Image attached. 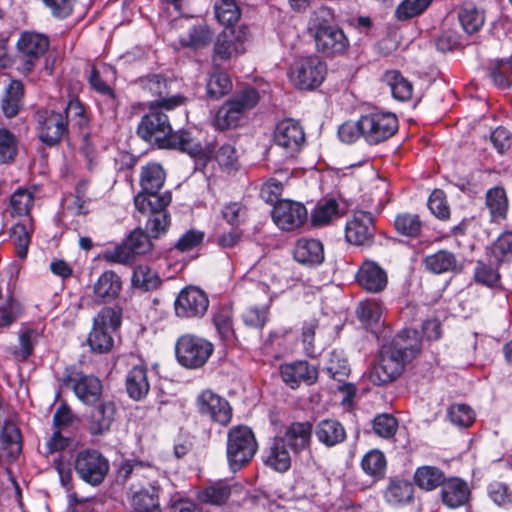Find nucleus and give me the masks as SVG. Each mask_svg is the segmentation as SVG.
<instances>
[{
	"label": "nucleus",
	"mask_w": 512,
	"mask_h": 512,
	"mask_svg": "<svg viewBox=\"0 0 512 512\" xmlns=\"http://www.w3.org/2000/svg\"><path fill=\"white\" fill-rule=\"evenodd\" d=\"M164 107L148 105V112L141 117L137 126V135L146 142L162 149H178L192 157L205 155L202 145L193 139L189 132H173Z\"/></svg>",
	"instance_id": "f257e3e1"
},
{
	"label": "nucleus",
	"mask_w": 512,
	"mask_h": 512,
	"mask_svg": "<svg viewBox=\"0 0 512 512\" xmlns=\"http://www.w3.org/2000/svg\"><path fill=\"white\" fill-rule=\"evenodd\" d=\"M421 351L418 332L404 329L390 343L382 346L379 361L369 372V380L374 385H384L398 378L407 362Z\"/></svg>",
	"instance_id": "f03ea898"
},
{
	"label": "nucleus",
	"mask_w": 512,
	"mask_h": 512,
	"mask_svg": "<svg viewBox=\"0 0 512 512\" xmlns=\"http://www.w3.org/2000/svg\"><path fill=\"white\" fill-rule=\"evenodd\" d=\"M307 32L316 50L327 57L342 55L350 46L348 37L335 23L334 10L324 5L311 12Z\"/></svg>",
	"instance_id": "7ed1b4c3"
},
{
	"label": "nucleus",
	"mask_w": 512,
	"mask_h": 512,
	"mask_svg": "<svg viewBox=\"0 0 512 512\" xmlns=\"http://www.w3.org/2000/svg\"><path fill=\"white\" fill-rule=\"evenodd\" d=\"M56 379L61 388L72 390L85 405H93L101 400L103 386L100 379L92 374H85L75 365L66 366Z\"/></svg>",
	"instance_id": "20e7f679"
},
{
	"label": "nucleus",
	"mask_w": 512,
	"mask_h": 512,
	"mask_svg": "<svg viewBox=\"0 0 512 512\" xmlns=\"http://www.w3.org/2000/svg\"><path fill=\"white\" fill-rule=\"evenodd\" d=\"M260 100V94L254 87H246L235 93L217 111L214 124L219 130L235 128L240 125L247 111L253 109Z\"/></svg>",
	"instance_id": "39448f33"
},
{
	"label": "nucleus",
	"mask_w": 512,
	"mask_h": 512,
	"mask_svg": "<svg viewBox=\"0 0 512 512\" xmlns=\"http://www.w3.org/2000/svg\"><path fill=\"white\" fill-rule=\"evenodd\" d=\"M171 201L172 195L169 191L163 192L162 196H135L136 209L140 213L148 215L146 230L152 238H158L167 232L171 219L166 208Z\"/></svg>",
	"instance_id": "423d86ee"
},
{
	"label": "nucleus",
	"mask_w": 512,
	"mask_h": 512,
	"mask_svg": "<svg viewBox=\"0 0 512 512\" xmlns=\"http://www.w3.org/2000/svg\"><path fill=\"white\" fill-rule=\"evenodd\" d=\"M226 446L227 461L234 472L248 464L258 449L253 431L245 425L234 426L228 431Z\"/></svg>",
	"instance_id": "0eeeda50"
},
{
	"label": "nucleus",
	"mask_w": 512,
	"mask_h": 512,
	"mask_svg": "<svg viewBox=\"0 0 512 512\" xmlns=\"http://www.w3.org/2000/svg\"><path fill=\"white\" fill-rule=\"evenodd\" d=\"M327 74V65L318 56L296 59L288 70V78L298 90L310 91L319 87Z\"/></svg>",
	"instance_id": "6e6552de"
},
{
	"label": "nucleus",
	"mask_w": 512,
	"mask_h": 512,
	"mask_svg": "<svg viewBox=\"0 0 512 512\" xmlns=\"http://www.w3.org/2000/svg\"><path fill=\"white\" fill-rule=\"evenodd\" d=\"M213 351L214 345L210 341L194 334L180 336L175 345L178 363L189 369L204 366Z\"/></svg>",
	"instance_id": "1a4fd4ad"
},
{
	"label": "nucleus",
	"mask_w": 512,
	"mask_h": 512,
	"mask_svg": "<svg viewBox=\"0 0 512 512\" xmlns=\"http://www.w3.org/2000/svg\"><path fill=\"white\" fill-rule=\"evenodd\" d=\"M73 466L78 477L91 486L102 484L110 469L108 459L96 449L79 451Z\"/></svg>",
	"instance_id": "9d476101"
},
{
	"label": "nucleus",
	"mask_w": 512,
	"mask_h": 512,
	"mask_svg": "<svg viewBox=\"0 0 512 512\" xmlns=\"http://www.w3.org/2000/svg\"><path fill=\"white\" fill-rule=\"evenodd\" d=\"M363 139L370 145L382 143L398 131V119L391 112L373 111L360 117Z\"/></svg>",
	"instance_id": "9b49d317"
},
{
	"label": "nucleus",
	"mask_w": 512,
	"mask_h": 512,
	"mask_svg": "<svg viewBox=\"0 0 512 512\" xmlns=\"http://www.w3.org/2000/svg\"><path fill=\"white\" fill-rule=\"evenodd\" d=\"M49 49V39L44 34L24 32L17 41V69L29 74Z\"/></svg>",
	"instance_id": "f8f14e48"
},
{
	"label": "nucleus",
	"mask_w": 512,
	"mask_h": 512,
	"mask_svg": "<svg viewBox=\"0 0 512 512\" xmlns=\"http://www.w3.org/2000/svg\"><path fill=\"white\" fill-rule=\"evenodd\" d=\"M139 83L144 92L155 99L148 105H158L164 107L165 111H170L186 103L187 98L182 95L170 96L171 82L160 74H150L139 79Z\"/></svg>",
	"instance_id": "ddd939ff"
},
{
	"label": "nucleus",
	"mask_w": 512,
	"mask_h": 512,
	"mask_svg": "<svg viewBox=\"0 0 512 512\" xmlns=\"http://www.w3.org/2000/svg\"><path fill=\"white\" fill-rule=\"evenodd\" d=\"M208 307V296L203 290L195 286L182 289L174 303L176 316L185 319L203 317Z\"/></svg>",
	"instance_id": "4468645a"
},
{
	"label": "nucleus",
	"mask_w": 512,
	"mask_h": 512,
	"mask_svg": "<svg viewBox=\"0 0 512 512\" xmlns=\"http://www.w3.org/2000/svg\"><path fill=\"white\" fill-rule=\"evenodd\" d=\"M376 227L370 212L354 210L347 221L345 237L348 242L358 246H371L374 242Z\"/></svg>",
	"instance_id": "2eb2a0df"
},
{
	"label": "nucleus",
	"mask_w": 512,
	"mask_h": 512,
	"mask_svg": "<svg viewBox=\"0 0 512 512\" xmlns=\"http://www.w3.org/2000/svg\"><path fill=\"white\" fill-rule=\"evenodd\" d=\"M39 139L48 146L57 145L68 134L67 120L62 113L40 111L37 113Z\"/></svg>",
	"instance_id": "dca6fc26"
},
{
	"label": "nucleus",
	"mask_w": 512,
	"mask_h": 512,
	"mask_svg": "<svg viewBox=\"0 0 512 512\" xmlns=\"http://www.w3.org/2000/svg\"><path fill=\"white\" fill-rule=\"evenodd\" d=\"M307 216V209L302 203L287 199L275 204L272 212L273 221L284 231H293L301 227Z\"/></svg>",
	"instance_id": "f3484780"
},
{
	"label": "nucleus",
	"mask_w": 512,
	"mask_h": 512,
	"mask_svg": "<svg viewBox=\"0 0 512 512\" xmlns=\"http://www.w3.org/2000/svg\"><path fill=\"white\" fill-rule=\"evenodd\" d=\"M273 140L275 145L286 151L287 155L293 156L304 146L305 133L299 122L285 119L276 125Z\"/></svg>",
	"instance_id": "a211bd4d"
},
{
	"label": "nucleus",
	"mask_w": 512,
	"mask_h": 512,
	"mask_svg": "<svg viewBox=\"0 0 512 512\" xmlns=\"http://www.w3.org/2000/svg\"><path fill=\"white\" fill-rule=\"evenodd\" d=\"M196 405L200 414L208 416L220 425L226 426L231 421L232 408L229 402L210 390L198 395Z\"/></svg>",
	"instance_id": "6ab92c4d"
},
{
	"label": "nucleus",
	"mask_w": 512,
	"mask_h": 512,
	"mask_svg": "<svg viewBox=\"0 0 512 512\" xmlns=\"http://www.w3.org/2000/svg\"><path fill=\"white\" fill-rule=\"evenodd\" d=\"M93 405L86 420V428L91 436H103L112 428L117 406L113 400L109 399L100 400Z\"/></svg>",
	"instance_id": "aec40b11"
},
{
	"label": "nucleus",
	"mask_w": 512,
	"mask_h": 512,
	"mask_svg": "<svg viewBox=\"0 0 512 512\" xmlns=\"http://www.w3.org/2000/svg\"><path fill=\"white\" fill-rule=\"evenodd\" d=\"M42 337V331L34 325L22 324L17 332V343L9 348L14 361L26 362L34 355L36 346Z\"/></svg>",
	"instance_id": "412c9836"
},
{
	"label": "nucleus",
	"mask_w": 512,
	"mask_h": 512,
	"mask_svg": "<svg viewBox=\"0 0 512 512\" xmlns=\"http://www.w3.org/2000/svg\"><path fill=\"white\" fill-rule=\"evenodd\" d=\"M263 297L266 300L262 306H250L245 309L242 313V320L245 325L262 329L268 321V313H269V305L271 303V297L269 295V286L257 282L253 284L252 290V298L257 300L260 297Z\"/></svg>",
	"instance_id": "4be33fe9"
},
{
	"label": "nucleus",
	"mask_w": 512,
	"mask_h": 512,
	"mask_svg": "<svg viewBox=\"0 0 512 512\" xmlns=\"http://www.w3.org/2000/svg\"><path fill=\"white\" fill-rule=\"evenodd\" d=\"M282 380L292 389L298 388L304 382L312 385L317 381L318 371L307 361H294L280 366Z\"/></svg>",
	"instance_id": "5701e85b"
},
{
	"label": "nucleus",
	"mask_w": 512,
	"mask_h": 512,
	"mask_svg": "<svg viewBox=\"0 0 512 512\" xmlns=\"http://www.w3.org/2000/svg\"><path fill=\"white\" fill-rule=\"evenodd\" d=\"M122 286L121 277L113 270H106L93 284L92 299L97 304L112 302L119 297Z\"/></svg>",
	"instance_id": "b1692460"
},
{
	"label": "nucleus",
	"mask_w": 512,
	"mask_h": 512,
	"mask_svg": "<svg viewBox=\"0 0 512 512\" xmlns=\"http://www.w3.org/2000/svg\"><path fill=\"white\" fill-rule=\"evenodd\" d=\"M312 432L313 425L310 421L292 422L285 428L283 435L279 437L285 441L291 452L297 456L301 452L310 449Z\"/></svg>",
	"instance_id": "393cba45"
},
{
	"label": "nucleus",
	"mask_w": 512,
	"mask_h": 512,
	"mask_svg": "<svg viewBox=\"0 0 512 512\" xmlns=\"http://www.w3.org/2000/svg\"><path fill=\"white\" fill-rule=\"evenodd\" d=\"M285 441L275 436L264 450L263 463L279 473H285L291 468L292 456Z\"/></svg>",
	"instance_id": "a878e982"
},
{
	"label": "nucleus",
	"mask_w": 512,
	"mask_h": 512,
	"mask_svg": "<svg viewBox=\"0 0 512 512\" xmlns=\"http://www.w3.org/2000/svg\"><path fill=\"white\" fill-rule=\"evenodd\" d=\"M356 279L358 284L366 291L379 293L383 291L388 282L386 272L375 262L365 261L359 268Z\"/></svg>",
	"instance_id": "bb28decb"
},
{
	"label": "nucleus",
	"mask_w": 512,
	"mask_h": 512,
	"mask_svg": "<svg viewBox=\"0 0 512 512\" xmlns=\"http://www.w3.org/2000/svg\"><path fill=\"white\" fill-rule=\"evenodd\" d=\"M242 489L238 483H230L225 480H218L209 483L198 492V500L204 504L222 506L227 503L233 492Z\"/></svg>",
	"instance_id": "cd10ccee"
},
{
	"label": "nucleus",
	"mask_w": 512,
	"mask_h": 512,
	"mask_svg": "<svg viewBox=\"0 0 512 512\" xmlns=\"http://www.w3.org/2000/svg\"><path fill=\"white\" fill-rule=\"evenodd\" d=\"M294 259L307 266H317L324 261V246L321 241L313 238H300L293 250Z\"/></svg>",
	"instance_id": "c85d7f7f"
},
{
	"label": "nucleus",
	"mask_w": 512,
	"mask_h": 512,
	"mask_svg": "<svg viewBox=\"0 0 512 512\" xmlns=\"http://www.w3.org/2000/svg\"><path fill=\"white\" fill-rule=\"evenodd\" d=\"M423 264L427 271L436 275L460 273L463 269V266L458 262L455 254L444 249L425 256Z\"/></svg>",
	"instance_id": "c756f323"
},
{
	"label": "nucleus",
	"mask_w": 512,
	"mask_h": 512,
	"mask_svg": "<svg viewBox=\"0 0 512 512\" xmlns=\"http://www.w3.org/2000/svg\"><path fill=\"white\" fill-rule=\"evenodd\" d=\"M165 178L166 175L164 169L158 163H149L142 167L140 175L142 192L136 196H162L163 193H160L159 191L164 185Z\"/></svg>",
	"instance_id": "7c9ffc66"
},
{
	"label": "nucleus",
	"mask_w": 512,
	"mask_h": 512,
	"mask_svg": "<svg viewBox=\"0 0 512 512\" xmlns=\"http://www.w3.org/2000/svg\"><path fill=\"white\" fill-rule=\"evenodd\" d=\"M244 54L242 50L222 31L213 44L212 63L215 67H224L238 56Z\"/></svg>",
	"instance_id": "2f4dec72"
},
{
	"label": "nucleus",
	"mask_w": 512,
	"mask_h": 512,
	"mask_svg": "<svg viewBox=\"0 0 512 512\" xmlns=\"http://www.w3.org/2000/svg\"><path fill=\"white\" fill-rule=\"evenodd\" d=\"M470 490L466 482L460 478L445 481L441 489L443 503L449 508H458L468 502Z\"/></svg>",
	"instance_id": "473e14b6"
},
{
	"label": "nucleus",
	"mask_w": 512,
	"mask_h": 512,
	"mask_svg": "<svg viewBox=\"0 0 512 512\" xmlns=\"http://www.w3.org/2000/svg\"><path fill=\"white\" fill-rule=\"evenodd\" d=\"M413 496V484L401 478H391L384 491V499L391 506L408 504L413 500Z\"/></svg>",
	"instance_id": "72a5a7b5"
},
{
	"label": "nucleus",
	"mask_w": 512,
	"mask_h": 512,
	"mask_svg": "<svg viewBox=\"0 0 512 512\" xmlns=\"http://www.w3.org/2000/svg\"><path fill=\"white\" fill-rule=\"evenodd\" d=\"M126 391L136 401L144 399L149 390L148 370L143 365L134 366L126 376Z\"/></svg>",
	"instance_id": "f704fd0d"
},
{
	"label": "nucleus",
	"mask_w": 512,
	"mask_h": 512,
	"mask_svg": "<svg viewBox=\"0 0 512 512\" xmlns=\"http://www.w3.org/2000/svg\"><path fill=\"white\" fill-rule=\"evenodd\" d=\"M315 435L326 447H333L346 439L345 428L335 419L321 420L315 428Z\"/></svg>",
	"instance_id": "c9c22d12"
},
{
	"label": "nucleus",
	"mask_w": 512,
	"mask_h": 512,
	"mask_svg": "<svg viewBox=\"0 0 512 512\" xmlns=\"http://www.w3.org/2000/svg\"><path fill=\"white\" fill-rule=\"evenodd\" d=\"M24 85L20 80H12L2 98V111L7 118L15 117L23 106Z\"/></svg>",
	"instance_id": "e433bc0d"
},
{
	"label": "nucleus",
	"mask_w": 512,
	"mask_h": 512,
	"mask_svg": "<svg viewBox=\"0 0 512 512\" xmlns=\"http://www.w3.org/2000/svg\"><path fill=\"white\" fill-rule=\"evenodd\" d=\"M87 80L91 88L104 97L108 111L115 115L118 108V100L113 88L102 78L101 72L93 66Z\"/></svg>",
	"instance_id": "4c0bfd02"
},
{
	"label": "nucleus",
	"mask_w": 512,
	"mask_h": 512,
	"mask_svg": "<svg viewBox=\"0 0 512 512\" xmlns=\"http://www.w3.org/2000/svg\"><path fill=\"white\" fill-rule=\"evenodd\" d=\"M0 448L15 459L22 450L21 432L13 421H5L0 431Z\"/></svg>",
	"instance_id": "58836bf2"
},
{
	"label": "nucleus",
	"mask_w": 512,
	"mask_h": 512,
	"mask_svg": "<svg viewBox=\"0 0 512 512\" xmlns=\"http://www.w3.org/2000/svg\"><path fill=\"white\" fill-rule=\"evenodd\" d=\"M132 512H162L159 504V488L150 486L136 492L131 501Z\"/></svg>",
	"instance_id": "ea45409f"
},
{
	"label": "nucleus",
	"mask_w": 512,
	"mask_h": 512,
	"mask_svg": "<svg viewBox=\"0 0 512 512\" xmlns=\"http://www.w3.org/2000/svg\"><path fill=\"white\" fill-rule=\"evenodd\" d=\"M499 266L490 257L486 260H478L474 269L475 282L489 288L498 287L501 279Z\"/></svg>",
	"instance_id": "a19ab883"
},
{
	"label": "nucleus",
	"mask_w": 512,
	"mask_h": 512,
	"mask_svg": "<svg viewBox=\"0 0 512 512\" xmlns=\"http://www.w3.org/2000/svg\"><path fill=\"white\" fill-rule=\"evenodd\" d=\"M486 257L493 258L496 265L512 261V232L506 231L486 248Z\"/></svg>",
	"instance_id": "79ce46f5"
},
{
	"label": "nucleus",
	"mask_w": 512,
	"mask_h": 512,
	"mask_svg": "<svg viewBox=\"0 0 512 512\" xmlns=\"http://www.w3.org/2000/svg\"><path fill=\"white\" fill-rule=\"evenodd\" d=\"M458 19L463 30L468 34L478 32L485 22L484 12L472 3H465L461 6Z\"/></svg>",
	"instance_id": "37998d69"
},
{
	"label": "nucleus",
	"mask_w": 512,
	"mask_h": 512,
	"mask_svg": "<svg viewBox=\"0 0 512 512\" xmlns=\"http://www.w3.org/2000/svg\"><path fill=\"white\" fill-rule=\"evenodd\" d=\"M415 483L424 490L431 491L443 486L446 481L442 470L435 466H422L414 474Z\"/></svg>",
	"instance_id": "c03bdc74"
},
{
	"label": "nucleus",
	"mask_w": 512,
	"mask_h": 512,
	"mask_svg": "<svg viewBox=\"0 0 512 512\" xmlns=\"http://www.w3.org/2000/svg\"><path fill=\"white\" fill-rule=\"evenodd\" d=\"M212 39V32L206 25H197L189 28L179 37L182 47L191 49H202L206 47Z\"/></svg>",
	"instance_id": "a18cd8bd"
},
{
	"label": "nucleus",
	"mask_w": 512,
	"mask_h": 512,
	"mask_svg": "<svg viewBox=\"0 0 512 512\" xmlns=\"http://www.w3.org/2000/svg\"><path fill=\"white\" fill-rule=\"evenodd\" d=\"M384 82L390 87L392 96L399 101L411 99L413 86L398 71H388L384 75Z\"/></svg>",
	"instance_id": "49530a36"
},
{
	"label": "nucleus",
	"mask_w": 512,
	"mask_h": 512,
	"mask_svg": "<svg viewBox=\"0 0 512 512\" xmlns=\"http://www.w3.org/2000/svg\"><path fill=\"white\" fill-rule=\"evenodd\" d=\"M213 323L221 337L227 343H234L236 334L233 328V311L230 306L221 307L213 316Z\"/></svg>",
	"instance_id": "de8ad7c7"
},
{
	"label": "nucleus",
	"mask_w": 512,
	"mask_h": 512,
	"mask_svg": "<svg viewBox=\"0 0 512 512\" xmlns=\"http://www.w3.org/2000/svg\"><path fill=\"white\" fill-rule=\"evenodd\" d=\"M486 205L494 221L505 219L508 211V199L502 187L489 189L486 194Z\"/></svg>",
	"instance_id": "09e8293b"
},
{
	"label": "nucleus",
	"mask_w": 512,
	"mask_h": 512,
	"mask_svg": "<svg viewBox=\"0 0 512 512\" xmlns=\"http://www.w3.org/2000/svg\"><path fill=\"white\" fill-rule=\"evenodd\" d=\"M131 283L134 288L150 291L160 286L161 279L158 274L147 265H138L133 270Z\"/></svg>",
	"instance_id": "8fccbe9b"
},
{
	"label": "nucleus",
	"mask_w": 512,
	"mask_h": 512,
	"mask_svg": "<svg viewBox=\"0 0 512 512\" xmlns=\"http://www.w3.org/2000/svg\"><path fill=\"white\" fill-rule=\"evenodd\" d=\"M17 223L11 228L10 238L16 248V254L19 258L24 259L27 256L28 248L31 242L32 223Z\"/></svg>",
	"instance_id": "3c124183"
},
{
	"label": "nucleus",
	"mask_w": 512,
	"mask_h": 512,
	"mask_svg": "<svg viewBox=\"0 0 512 512\" xmlns=\"http://www.w3.org/2000/svg\"><path fill=\"white\" fill-rule=\"evenodd\" d=\"M123 310L120 306H105L93 319V324L111 332L116 331L122 323Z\"/></svg>",
	"instance_id": "603ef678"
},
{
	"label": "nucleus",
	"mask_w": 512,
	"mask_h": 512,
	"mask_svg": "<svg viewBox=\"0 0 512 512\" xmlns=\"http://www.w3.org/2000/svg\"><path fill=\"white\" fill-rule=\"evenodd\" d=\"M214 10L217 20L226 28L233 26L241 16L235 0H216Z\"/></svg>",
	"instance_id": "864d4df0"
},
{
	"label": "nucleus",
	"mask_w": 512,
	"mask_h": 512,
	"mask_svg": "<svg viewBox=\"0 0 512 512\" xmlns=\"http://www.w3.org/2000/svg\"><path fill=\"white\" fill-rule=\"evenodd\" d=\"M64 118L67 120V127L82 131L88 124V117L84 105L77 98H72L64 110Z\"/></svg>",
	"instance_id": "5fc2aeb1"
},
{
	"label": "nucleus",
	"mask_w": 512,
	"mask_h": 512,
	"mask_svg": "<svg viewBox=\"0 0 512 512\" xmlns=\"http://www.w3.org/2000/svg\"><path fill=\"white\" fill-rule=\"evenodd\" d=\"M111 333V331L93 324L92 330L87 338L90 349L97 353L109 352L114 345Z\"/></svg>",
	"instance_id": "6e6d98bb"
},
{
	"label": "nucleus",
	"mask_w": 512,
	"mask_h": 512,
	"mask_svg": "<svg viewBox=\"0 0 512 512\" xmlns=\"http://www.w3.org/2000/svg\"><path fill=\"white\" fill-rule=\"evenodd\" d=\"M361 466L366 474L380 479L385 474V455L379 450H371L363 456Z\"/></svg>",
	"instance_id": "4d7b16f0"
},
{
	"label": "nucleus",
	"mask_w": 512,
	"mask_h": 512,
	"mask_svg": "<svg viewBox=\"0 0 512 512\" xmlns=\"http://www.w3.org/2000/svg\"><path fill=\"white\" fill-rule=\"evenodd\" d=\"M422 225L423 223L417 214L401 213L394 220L396 231L407 237H417L421 232Z\"/></svg>",
	"instance_id": "13d9d810"
},
{
	"label": "nucleus",
	"mask_w": 512,
	"mask_h": 512,
	"mask_svg": "<svg viewBox=\"0 0 512 512\" xmlns=\"http://www.w3.org/2000/svg\"><path fill=\"white\" fill-rule=\"evenodd\" d=\"M232 89V82L226 72L218 71L209 76L207 81V94L212 99H219Z\"/></svg>",
	"instance_id": "bf43d9fd"
},
{
	"label": "nucleus",
	"mask_w": 512,
	"mask_h": 512,
	"mask_svg": "<svg viewBox=\"0 0 512 512\" xmlns=\"http://www.w3.org/2000/svg\"><path fill=\"white\" fill-rule=\"evenodd\" d=\"M151 238L152 237L141 228H136L125 239V243L134 256L144 255L153 248Z\"/></svg>",
	"instance_id": "052dcab7"
},
{
	"label": "nucleus",
	"mask_w": 512,
	"mask_h": 512,
	"mask_svg": "<svg viewBox=\"0 0 512 512\" xmlns=\"http://www.w3.org/2000/svg\"><path fill=\"white\" fill-rule=\"evenodd\" d=\"M18 153L17 137L8 129L0 128V163L14 161Z\"/></svg>",
	"instance_id": "680f3d73"
},
{
	"label": "nucleus",
	"mask_w": 512,
	"mask_h": 512,
	"mask_svg": "<svg viewBox=\"0 0 512 512\" xmlns=\"http://www.w3.org/2000/svg\"><path fill=\"white\" fill-rule=\"evenodd\" d=\"M433 0H403L396 8L395 16L404 21L422 14Z\"/></svg>",
	"instance_id": "e2e57ef3"
},
{
	"label": "nucleus",
	"mask_w": 512,
	"mask_h": 512,
	"mask_svg": "<svg viewBox=\"0 0 512 512\" xmlns=\"http://www.w3.org/2000/svg\"><path fill=\"white\" fill-rule=\"evenodd\" d=\"M335 216H338V203L335 199H329L316 206L311 215V222L313 226H323Z\"/></svg>",
	"instance_id": "0e129e2a"
},
{
	"label": "nucleus",
	"mask_w": 512,
	"mask_h": 512,
	"mask_svg": "<svg viewBox=\"0 0 512 512\" xmlns=\"http://www.w3.org/2000/svg\"><path fill=\"white\" fill-rule=\"evenodd\" d=\"M358 319L365 325L377 323L382 315V305L376 300H365L356 309Z\"/></svg>",
	"instance_id": "69168bd1"
},
{
	"label": "nucleus",
	"mask_w": 512,
	"mask_h": 512,
	"mask_svg": "<svg viewBox=\"0 0 512 512\" xmlns=\"http://www.w3.org/2000/svg\"><path fill=\"white\" fill-rule=\"evenodd\" d=\"M326 371L330 377L337 381H342L350 372L347 359L342 352L332 351L326 366Z\"/></svg>",
	"instance_id": "338daca9"
},
{
	"label": "nucleus",
	"mask_w": 512,
	"mask_h": 512,
	"mask_svg": "<svg viewBox=\"0 0 512 512\" xmlns=\"http://www.w3.org/2000/svg\"><path fill=\"white\" fill-rule=\"evenodd\" d=\"M490 76L500 88H508L512 84V61H498L491 69Z\"/></svg>",
	"instance_id": "774afa93"
}]
</instances>
